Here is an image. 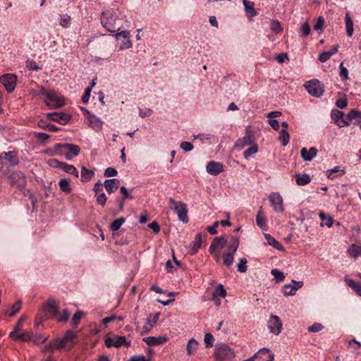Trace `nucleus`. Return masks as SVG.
Masks as SVG:
<instances>
[{"instance_id": "f257e3e1", "label": "nucleus", "mask_w": 361, "mask_h": 361, "mask_svg": "<svg viewBox=\"0 0 361 361\" xmlns=\"http://www.w3.org/2000/svg\"><path fill=\"white\" fill-rule=\"evenodd\" d=\"M80 151L78 145L71 143H59L48 150L50 156H64L66 160H71L77 157Z\"/></svg>"}, {"instance_id": "f03ea898", "label": "nucleus", "mask_w": 361, "mask_h": 361, "mask_svg": "<svg viewBox=\"0 0 361 361\" xmlns=\"http://www.w3.org/2000/svg\"><path fill=\"white\" fill-rule=\"evenodd\" d=\"M100 20L103 27L111 32H117L121 27L122 20L118 18L113 11H104Z\"/></svg>"}, {"instance_id": "7ed1b4c3", "label": "nucleus", "mask_w": 361, "mask_h": 361, "mask_svg": "<svg viewBox=\"0 0 361 361\" xmlns=\"http://www.w3.org/2000/svg\"><path fill=\"white\" fill-rule=\"evenodd\" d=\"M34 94L45 95L46 104L52 109L60 108L66 104L64 98L54 91L47 92L44 88L41 87L38 92L35 91Z\"/></svg>"}, {"instance_id": "20e7f679", "label": "nucleus", "mask_w": 361, "mask_h": 361, "mask_svg": "<svg viewBox=\"0 0 361 361\" xmlns=\"http://www.w3.org/2000/svg\"><path fill=\"white\" fill-rule=\"evenodd\" d=\"M214 357L216 361H231L235 357V353L228 345L218 343L215 346Z\"/></svg>"}, {"instance_id": "39448f33", "label": "nucleus", "mask_w": 361, "mask_h": 361, "mask_svg": "<svg viewBox=\"0 0 361 361\" xmlns=\"http://www.w3.org/2000/svg\"><path fill=\"white\" fill-rule=\"evenodd\" d=\"M4 176L9 180V183L12 186L22 189L26 185L25 176L20 171L4 172Z\"/></svg>"}, {"instance_id": "423d86ee", "label": "nucleus", "mask_w": 361, "mask_h": 361, "mask_svg": "<svg viewBox=\"0 0 361 361\" xmlns=\"http://www.w3.org/2000/svg\"><path fill=\"white\" fill-rule=\"evenodd\" d=\"M239 246V240L236 237L231 238V243L228 245L226 252L223 255L224 264L226 267L232 265L234 260V255Z\"/></svg>"}, {"instance_id": "0eeeda50", "label": "nucleus", "mask_w": 361, "mask_h": 361, "mask_svg": "<svg viewBox=\"0 0 361 361\" xmlns=\"http://www.w3.org/2000/svg\"><path fill=\"white\" fill-rule=\"evenodd\" d=\"M170 204L173 206L172 209L177 214L178 219L180 221L187 223L188 221V208L186 204L176 201L174 199L170 197L169 199Z\"/></svg>"}, {"instance_id": "6e6552de", "label": "nucleus", "mask_w": 361, "mask_h": 361, "mask_svg": "<svg viewBox=\"0 0 361 361\" xmlns=\"http://www.w3.org/2000/svg\"><path fill=\"white\" fill-rule=\"evenodd\" d=\"M19 162L17 153L13 151L4 152L0 154V171L4 166H14Z\"/></svg>"}, {"instance_id": "1a4fd4ad", "label": "nucleus", "mask_w": 361, "mask_h": 361, "mask_svg": "<svg viewBox=\"0 0 361 361\" xmlns=\"http://www.w3.org/2000/svg\"><path fill=\"white\" fill-rule=\"evenodd\" d=\"M305 87L310 94L315 97H319L324 92L322 85L317 80L306 82Z\"/></svg>"}, {"instance_id": "9d476101", "label": "nucleus", "mask_w": 361, "mask_h": 361, "mask_svg": "<svg viewBox=\"0 0 361 361\" xmlns=\"http://www.w3.org/2000/svg\"><path fill=\"white\" fill-rule=\"evenodd\" d=\"M105 345L107 348H120L122 345L129 347L130 341H127L125 336L114 335L112 337H107L105 339Z\"/></svg>"}, {"instance_id": "9b49d317", "label": "nucleus", "mask_w": 361, "mask_h": 361, "mask_svg": "<svg viewBox=\"0 0 361 361\" xmlns=\"http://www.w3.org/2000/svg\"><path fill=\"white\" fill-rule=\"evenodd\" d=\"M116 39L119 44V50H123L132 47V43L130 40V34L128 30L118 32L115 35Z\"/></svg>"}, {"instance_id": "f8f14e48", "label": "nucleus", "mask_w": 361, "mask_h": 361, "mask_svg": "<svg viewBox=\"0 0 361 361\" xmlns=\"http://www.w3.org/2000/svg\"><path fill=\"white\" fill-rule=\"evenodd\" d=\"M269 202L273 207V209L276 212H283V197L279 192H271L268 197Z\"/></svg>"}, {"instance_id": "ddd939ff", "label": "nucleus", "mask_w": 361, "mask_h": 361, "mask_svg": "<svg viewBox=\"0 0 361 361\" xmlns=\"http://www.w3.org/2000/svg\"><path fill=\"white\" fill-rule=\"evenodd\" d=\"M17 78L13 74H4L0 77V82L4 86L8 92H12L16 85Z\"/></svg>"}, {"instance_id": "4468645a", "label": "nucleus", "mask_w": 361, "mask_h": 361, "mask_svg": "<svg viewBox=\"0 0 361 361\" xmlns=\"http://www.w3.org/2000/svg\"><path fill=\"white\" fill-rule=\"evenodd\" d=\"M303 286V281L292 280L291 283L285 284L282 287V292L284 295H294L296 291Z\"/></svg>"}, {"instance_id": "2eb2a0df", "label": "nucleus", "mask_w": 361, "mask_h": 361, "mask_svg": "<svg viewBox=\"0 0 361 361\" xmlns=\"http://www.w3.org/2000/svg\"><path fill=\"white\" fill-rule=\"evenodd\" d=\"M43 311L49 318L56 317L59 313L58 305L54 300H48L46 302Z\"/></svg>"}, {"instance_id": "dca6fc26", "label": "nucleus", "mask_w": 361, "mask_h": 361, "mask_svg": "<svg viewBox=\"0 0 361 361\" xmlns=\"http://www.w3.org/2000/svg\"><path fill=\"white\" fill-rule=\"evenodd\" d=\"M274 357V355L270 350L263 348L259 350L250 359H253V361H272Z\"/></svg>"}, {"instance_id": "f3484780", "label": "nucleus", "mask_w": 361, "mask_h": 361, "mask_svg": "<svg viewBox=\"0 0 361 361\" xmlns=\"http://www.w3.org/2000/svg\"><path fill=\"white\" fill-rule=\"evenodd\" d=\"M268 328L272 334L278 335L282 329V322L276 315H271L268 321Z\"/></svg>"}, {"instance_id": "a211bd4d", "label": "nucleus", "mask_w": 361, "mask_h": 361, "mask_svg": "<svg viewBox=\"0 0 361 361\" xmlns=\"http://www.w3.org/2000/svg\"><path fill=\"white\" fill-rule=\"evenodd\" d=\"M47 116L49 119L58 122L61 125L66 124L71 119V116L66 113H57L52 112L47 114Z\"/></svg>"}, {"instance_id": "6ab92c4d", "label": "nucleus", "mask_w": 361, "mask_h": 361, "mask_svg": "<svg viewBox=\"0 0 361 361\" xmlns=\"http://www.w3.org/2000/svg\"><path fill=\"white\" fill-rule=\"evenodd\" d=\"M206 171L211 175L217 176L224 171V165L220 162L212 161L207 163Z\"/></svg>"}, {"instance_id": "aec40b11", "label": "nucleus", "mask_w": 361, "mask_h": 361, "mask_svg": "<svg viewBox=\"0 0 361 361\" xmlns=\"http://www.w3.org/2000/svg\"><path fill=\"white\" fill-rule=\"evenodd\" d=\"M331 117L334 121L335 124H336L340 128L348 126L349 125V123L343 118V113L339 110H332L331 113Z\"/></svg>"}, {"instance_id": "412c9836", "label": "nucleus", "mask_w": 361, "mask_h": 361, "mask_svg": "<svg viewBox=\"0 0 361 361\" xmlns=\"http://www.w3.org/2000/svg\"><path fill=\"white\" fill-rule=\"evenodd\" d=\"M227 243V240L224 235L216 237L213 239L212 244L209 248V252H214L219 248H223Z\"/></svg>"}, {"instance_id": "4be33fe9", "label": "nucleus", "mask_w": 361, "mask_h": 361, "mask_svg": "<svg viewBox=\"0 0 361 361\" xmlns=\"http://www.w3.org/2000/svg\"><path fill=\"white\" fill-rule=\"evenodd\" d=\"M254 143V138L251 133H247L246 135L240 139H238L235 147L239 149H243L246 146L251 145Z\"/></svg>"}, {"instance_id": "5701e85b", "label": "nucleus", "mask_w": 361, "mask_h": 361, "mask_svg": "<svg viewBox=\"0 0 361 361\" xmlns=\"http://www.w3.org/2000/svg\"><path fill=\"white\" fill-rule=\"evenodd\" d=\"M317 152L315 147H310L309 149L303 147L300 150V156L304 161H310L316 157Z\"/></svg>"}, {"instance_id": "b1692460", "label": "nucleus", "mask_w": 361, "mask_h": 361, "mask_svg": "<svg viewBox=\"0 0 361 361\" xmlns=\"http://www.w3.org/2000/svg\"><path fill=\"white\" fill-rule=\"evenodd\" d=\"M120 180L117 178L107 179L104 181V186L109 193L115 192L120 186Z\"/></svg>"}, {"instance_id": "393cba45", "label": "nucleus", "mask_w": 361, "mask_h": 361, "mask_svg": "<svg viewBox=\"0 0 361 361\" xmlns=\"http://www.w3.org/2000/svg\"><path fill=\"white\" fill-rule=\"evenodd\" d=\"M65 344L63 343L62 339H55L51 341L48 345H45L43 348V352H53L55 350L62 348L65 347Z\"/></svg>"}, {"instance_id": "a878e982", "label": "nucleus", "mask_w": 361, "mask_h": 361, "mask_svg": "<svg viewBox=\"0 0 361 361\" xmlns=\"http://www.w3.org/2000/svg\"><path fill=\"white\" fill-rule=\"evenodd\" d=\"M243 4L244 6L245 13L248 18H253L257 15L254 2L249 0H243Z\"/></svg>"}, {"instance_id": "bb28decb", "label": "nucleus", "mask_w": 361, "mask_h": 361, "mask_svg": "<svg viewBox=\"0 0 361 361\" xmlns=\"http://www.w3.org/2000/svg\"><path fill=\"white\" fill-rule=\"evenodd\" d=\"M166 341L167 338L166 336H149L143 338V341L149 345H159L164 343Z\"/></svg>"}, {"instance_id": "cd10ccee", "label": "nucleus", "mask_w": 361, "mask_h": 361, "mask_svg": "<svg viewBox=\"0 0 361 361\" xmlns=\"http://www.w3.org/2000/svg\"><path fill=\"white\" fill-rule=\"evenodd\" d=\"M344 174V170L340 166H335L333 169L326 171V176L330 179H334L338 176H341Z\"/></svg>"}, {"instance_id": "c85d7f7f", "label": "nucleus", "mask_w": 361, "mask_h": 361, "mask_svg": "<svg viewBox=\"0 0 361 361\" xmlns=\"http://www.w3.org/2000/svg\"><path fill=\"white\" fill-rule=\"evenodd\" d=\"M14 341H20L23 342L30 341L32 339V333L24 331L18 333L14 337H11Z\"/></svg>"}, {"instance_id": "c756f323", "label": "nucleus", "mask_w": 361, "mask_h": 361, "mask_svg": "<svg viewBox=\"0 0 361 361\" xmlns=\"http://www.w3.org/2000/svg\"><path fill=\"white\" fill-rule=\"evenodd\" d=\"M257 225L262 230H267V225L265 218L262 214V209L260 207L257 216H256Z\"/></svg>"}, {"instance_id": "7c9ffc66", "label": "nucleus", "mask_w": 361, "mask_h": 361, "mask_svg": "<svg viewBox=\"0 0 361 361\" xmlns=\"http://www.w3.org/2000/svg\"><path fill=\"white\" fill-rule=\"evenodd\" d=\"M295 181L298 185L303 186L311 181V178L307 173H299L295 175Z\"/></svg>"}, {"instance_id": "2f4dec72", "label": "nucleus", "mask_w": 361, "mask_h": 361, "mask_svg": "<svg viewBox=\"0 0 361 361\" xmlns=\"http://www.w3.org/2000/svg\"><path fill=\"white\" fill-rule=\"evenodd\" d=\"M345 23L347 35L348 37H352L354 32L353 22L348 13H347L345 16Z\"/></svg>"}, {"instance_id": "473e14b6", "label": "nucleus", "mask_w": 361, "mask_h": 361, "mask_svg": "<svg viewBox=\"0 0 361 361\" xmlns=\"http://www.w3.org/2000/svg\"><path fill=\"white\" fill-rule=\"evenodd\" d=\"M264 238L269 245H271L278 250H283V247L281 245L275 238H274L270 234L265 233Z\"/></svg>"}, {"instance_id": "72a5a7b5", "label": "nucleus", "mask_w": 361, "mask_h": 361, "mask_svg": "<svg viewBox=\"0 0 361 361\" xmlns=\"http://www.w3.org/2000/svg\"><path fill=\"white\" fill-rule=\"evenodd\" d=\"M198 342L195 338H190L187 344L186 350L188 355H192L198 348Z\"/></svg>"}, {"instance_id": "f704fd0d", "label": "nucleus", "mask_w": 361, "mask_h": 361, "mask_svg": "<svg viewBox=\"0 0 361 361\" xmlns=\"http://www.w3.org/2000/svg\"><path fill=\"white\" fill-rule=\"evenodd\" d=\"M319 216L321 219V220L322 221V222L321 223L322 226H324V225H326L329 228L332 226L333 223H334V219L331 216H326L324 212H320L319 213Z\"/></svg>"}, {"instance_id": "c9c22d12", "label": "nucleus", "mask_w": 361, "mask_h": 361, "mask_svg": "<svg viewBox=\"0 0 361 361\" xmlns=\"http://www.w3.org/2000/svg\"><path fill=\"white\" fill-rule=\"evenodd\" d=\"M345 282L348 286L353 288V290L360 296H361V284L355 283L353 279L345 278Z\"/></svg>"}, {"instance_id": "e433bc0d", "label": "nucleus", "mask_w": 361, "mask_h": 361, "mask_svg": "<svg viewBox=\"0 0 361 361\" xmlns=\"http://www.w3.org/2000/svg\"><path fill=\"white\" fill-rule=\"evenodd\" d=\"M59 185L61 190H62L66 194L70 193L72 190V188L70 186V180L68 179H66V178L61 179L59 182Z\"/></svg>"}, {"instance_id": "4c0bfd02", "label": "nucleus", "mask_w": 361, "mask_h": 361, "mask_svg": "<svg viewBox=\"0 0 361 361\" xmlns=\"http://www.w3.org/2000/svg\"><path fill=\"white\" fill-rule=\"evenodd\" d=\"M348 252L352 257L357 258V257L361 256V247L355 244H352L349 247Z\"/></svg>"}, {"instance_id": "58836bf2", "label": "nucleus", "mask_w": 361, "mask_h": 361, "mask_svg": "<svg viewBox=\"0 0 361 361\" xmlns=\"http://www.w3.org/2000/svg\"><path fill=\"white\" fill-rule=\"evenodd\" d=\"M38 126L42 129L49 130L51 132H56V131L59 130L58 127H56V126H54L52 124H50V123H47V122L44 120L39 121L38 123Z\"/></svg>"}, {"instance_id": "ea45409f", "label": "nucleus", "mask_w": 361, "mask_h": 361, "mask_svg": "<svg viewBox=\"0 0 361 361\" xmlns=\"http://www.w3.org/2000/svg\"><path fill=\"white\" fill-rule=\"evenodd\" d=\"M61 170H63V171H65L67 173L74 175L75 177H78V175H79L78 171L76 169V168L73 165L68 164L64 162L63 165L61 168Z\"/></svg>"}, {"instance_id": "a19ab883", "label": "nucleus", "mask_w": 361, "mask_h": 361, "mask_svg": "<svg viewBox=\"0 0 361 361\" xmlns=\"http://www.w3.org/2000/svg\"><path fill=\"white\" fill-rule=\"evenodd\" d=\"M279 140L282 142L283 146H286L288 145L290 140V135L286 130L282 129L279 132Z\"/></svg>"}, {"instance_id": "79ce46f5", "label": "nucleus", "mask_w": 361, "mask_h": 361, "mask_svg": "<svg viewBox=\"0 0 361 361\" xmlns=\"http://www.w3.org/2000/svg\"><path fill=\"white\" fill-rule=\"evenodd\" d=\"M202 235L201 233H198L196 235L194 241L192 243V250L193 252H197V250L200 248L202 245Z\"/></svg>"}, {"instance_id": "37998d69", "label": "nucleus", "mask_w": 361, "mask_h": 361, "mask_svg": "<svg viewBox=\"0 0 361 361\" xmlns=\"http://www.w3.org/2000/svg\"><path fill=\"white\" fill-rule=\"evenodd\" d=\"M213 298H225L226 295V290L224 288V286L222 284H219L214 291L213 292Z\"/></svg>"}, {"instance_id": "c03bdc74", "label": "nucleus", "mask_w": 361, "mask_h": 361, "mask_svg": "<svg viewBox=\"0 0 361 361\" xmlns=\"http://www.w3.org/2000/svg\"><path fill=\"white\" fill-rule=\"evenodd\" d=\"M126 219L123 217H120L118 219H115L110 225V229L112 231H118L123 224L125 222Z\"/></svg>"}, {"instance_id": "a18cd8bd", "label": "nucleus", "mask_w": 361, "mask_h": 361, "mask_svg": "<svg viewBox=\"0 0 361 361\" xmlns=\"http://www.w3.org/2000/svg\"><path fill=\"white\" fill-rule=\"evenodd\" d=\"M258 152V146L257 144L253 143L248 149L243 152L244 157L247 159L250 155L256 154Z\"/></svg>"}, {"instance_id": "49530a36", "label": "nucleus", "mask_w": 361, "mask_h": 361, "mask_svg": "<svg viewBox=\"0 0 361 361\" xmlns=\"http://www.w3.org/2000/svg\"><path fill=\"white\" fill-rule=\"evenodd\" d=\"M90 180V171L86 167L82 166L80 172V180L82 182H87Z\"/></svg>"}, {"instance_id": "de8ad7c7", "label": "nucleus", "mask_w": 361, "mask_h": 361, "mask_svg": "<svg viewBox=\"0 0 361 361\" xmlns=\"http://www.w3.org/2000/svg\"><path fill=\"white\" fill-rule=\"evenodd\" d=\"M103 122L96 118L93 114H92V128L95 130H100L102 128Z\"/></svg>"}, {"instance_id": "09e8293b", "label": "nucleus", "mask_w": 361, "mask_h": 361, "mask_svg": "<svg viewBox=\"0 0 361 361\" xmlns=\"http://www.w3.org/2000/svg\"><path fill=\"white\" fill-rule=\"evenodd\" d=\"M271 274L275 277L278 282L283 281L285 279L283 272L277 269H271Z\"/></svg>"}, {"instance_id": "8fccbe9b", "label": "nucleus", "mask_w": 361, "mask_h": 361, "mask_svg": "<svg viewBox=\"0 0 361 361\" xmlns=\"http://www.w3.org/2000/svg\"><path fill=\"white\" fill-rule=\"evenodd\" d=\"M247 261L245 258H240L238 264H237L238 271L240 273L246 272L247 269Z\"/></svg>"}, {"instance_id": "3c124183", "label": "nucleus", "mask_w": 361, "mask_h": 361, "mask_svg": "<svg viewBox=\"0 0 361 361\" xmlns=\"http://www.w3.org/2000/svg\"><path fill=\"white\" fill-rule=\"evenodd\" d=\"M71 22V18L67 14L62 15L60 18V25L63 27H68L70 26Z\"/></svg>"}, {"instance_id": "603ef678", "label": "nucleus", "mask_w": 361, "mask_h": 361, "mask_svg": "<svg viewBox=\"0 0 361 361\" xmlns=\"http://www.w3.org/2000/svg\"><path fill=\"white\" fill-rule=\"evenodd\" d=\"M270 28L276 34L280 33L282 30L281 25L278 20H271L270 23Z\"/></svg>"}, {"instance_id": "864d4df0", "label": "nucleus", "mask_w": 361, "mask_h": 361, "mask_svg": "<svg viewBox=\"0 0 361 361\" xmlns=\"http://www.w3.org/2000/svg\"><path fill=\"white\" fill-rule=\"evenodd\" d=\"M21 308V302L19 300L13 304L11 307V312H8L9 317H13Z\"/></svg>"}, {"instance_id": "5fc2aeb1", "label": "nucleus", "mask_w": 361, "mask_h": 361, "mask_svg": "<svg viewBox=\"0 0 361 361\" xmlns=\"http://www.w3.org/2000/svg\"><path fill=\"white\" fill-rule=\"evenodd\" d=\"M75 335L72 331H71V330L67 331L66 332L63 338H62V341H63V343L65 344V345H66L68 342L72 341L73 339L75 338Z\"/></svg>"}, {"instance_id": "6e6d98bb", "label": "nucleus", "mask_w": 361, "mask_h": 361, "mask_svg": "<svg viewBox=\"0 0 361 361\" xmlns=\"http://www.w3.org/2000/svg\"><path fill=\"white\" fill-rule=\"evenodd\" d=\"M311 31L310 25L307 22L302 23L300 27V32L304 35L307 36L310 35Z\"/></svg>"}, {"instance_id": "4d7b16f0", "label": "nucleus", "mask_w": 361, "mask_h": 361, "mask_svg": "<svg viewBox=\"0 0 361 361\" xmlns=\"http://www.w3.org/2000/svg\"><path fill=\"white\" fill-rule=\"evenodd\" d=\"M214 341V336L211 334L207 333L204 335V341L206 348L212 347Z\"/></svg>"}, {"instance_id": "13d9d810", "label": "nucleus", "mask_w": 361, "mask_h": 361, "mask_svg": "<svg viewBox=\"0 0 361 361\" xmlns=\"http://www.w3.org/2000/svg\"><path fill=\"white\" fill-rule=\"evenodd\" d=\"M70 317V313L67 309H64L63 310V313L61 315L59 314L56 317L58 322H66Z\"/></svg>"}, {"instance_id": "bf43d9fd", "label": "nucleus", "mask_w": 361, "mask_h": 361, "mask_svg": "<svg viewBox=\"0 0 361 361\" xmlns=\"http://www.w3.org/2000/svg\"><path fill=\"white\" fill-rule=\"evenodd\" d=\"M340 68V76L342 78L343 80H346L348 79V69L344 66L343 62H341L339 65Z\"/></svg>"}, {"instance_id": "052dcab7", "label": "nucleus", "mask_w": 361, "mask_h": 361, "mask_svg": "<svg viewBox=\"0 0 361 361\" xmlns=\"http://www.w3.org/2000/svg\"><path fill=\"white\" fill-rule=\"evenodd\" d=\"M22 328H23L22 319H19L18 322H17V324H16L13 331L10 332L9 337L11 338V337H14L15 336H16V334L20 331Z\"/></svg>"}, {"instance_id": "680f3d73", "label": "nucleus", "mask_w": 361, "mask_h": 361, "mask_svg": "<svg viewBox=\"0 0 361 361\" xmlns=\"http://www.w3.org/2000/svg\"><path fill=\"white\" fill-rule=\"evenodd\" d=\"M324 22V18L322 16L318 17L317 23L314 25V29L317 31H322Z\"/></svg>"}, {"instance_id": "e2e57ef3", "label": "nucleus", "mask_w": 361, "mask_h": 361, "mask_svg": "<svg viewBox=\"0 0 361 361\" xmlns=\"http://www.w3.org/2000/svg\"><path fill=\"white\" fill-rule=\"evenodd\" d=\"M348 118L350 121L357 119V118H361V112H360L355 109H352L348 114Z\"/></svg>"}, {"instance_id": "0e129e2a", "label": "nucleus", "mask_w": 361, "mask_h": 361, "mask_svg": "<svg viewBox=\"0 0 361 361\" xmlns=\"http://www.w3.org/2000/svg\"><path fill=\"white\" fill-rule=\"evenodd\" d=\"M47 340V336H44L40 334H39V335H33L32 334V339L31 341H32L36 344H39V343H44Z\"/></svg>"}, {"instance_id": "69168bd1", "label": "nucleus", "mask_w": 361, "mask_h": 361, "mask_svg": "<svg viewBox=\"0 0 361 361\" xmlns=\"http://www.w3.org/2000/svg\"><path fill=\"white\" fill-rule=\"evenodd\" d=\"M82 314H83L82 312L79 311V310L77 311L73 316V318L71 320L72 324L77 325L80 322Z\"/></svg>"}, {"instance_id": "338daca9", "label": "nucleus", "mask_w": 361, "mask_h": 361, "mask_svg": "<svg viewBox=\"0 0 361 361\" xmlns=\"http://www.w3.org/2000/svg\"><path fill=\"white\" fill-rule=\"evenodd\" d=\"M117 173L116 169L113 167H108L105 169L104 175L105 177H114L116 176Z\"/></svg>"}, {"instance_id": "774afa93", "label": "nucleus", "mask_w": 361, "mask_h": 361, "mask_svg": "<svg viewBox=\"0 0 361 361\" xmlns=\"http://www.w3.org/2000/svg\"><path fill=\"white\" fill-rule=\"evenodd\" d=\"M26 67L30 70V71H39L41 69V68H39L37 64L36 63L35 61H27L26 62Z\"/></svg>"}]
</instances>
